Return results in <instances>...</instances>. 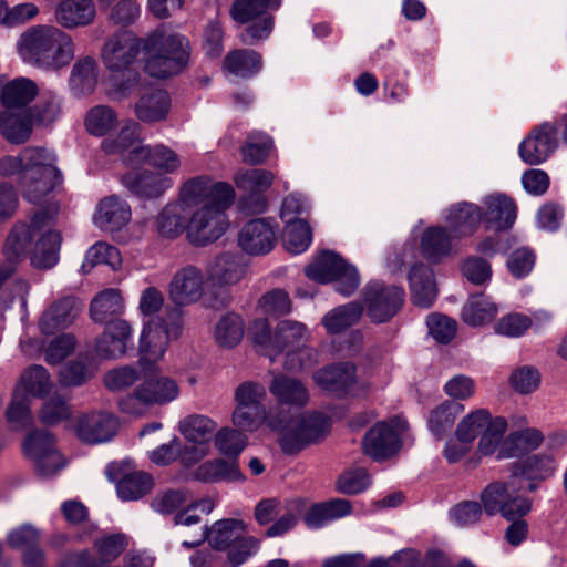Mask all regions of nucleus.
Masks as SVG:
<instances>
[{"instance_id":"a18cd8bd","label":"nucleus","mask_w":567,"mask_h":567,"mask_svg":"<svg viewBox=\"0 0 567 567\" xmlns=\"http://www.w3.org/2000/svg\"><path fill=\"white\" fill-rule=\"evenodd\" d=\"M245 267L233 255H221L215 259L208 270L209 279L217 286L234 285L241 280Z\"/></svg>"},{"instance_id":"f257e3e1","label":"nucleus","mask_w":567,"mask_h":567,"mask_svg":"<svg viewBox=\"0 0 567 567\" xmlns=\"http://www.w3.org/2000/svg\"><path fill=\"white\" fill-rule=\"evenodd\" d=\"M58 208L41 210L32 217L30 223H18L8 235L3 251L6 261L0 264V288L16 272L18 260L25 254L31 243L35 247L31 256V264L38 269H50L59 261L62 236L53 229Z\"/></svg>"},{"instance_id":"473e14b6","label":"nucleus","mask_w":567,"mask_h":567,"mask_svg":"<svg viewBox=\"0 0 567 567\" xmlns=\"http://www.w3.org/2000/svg\"><path fill=\"white\" fill-rule=\"evenodd\" d=\"M409 281L413 303L421 308L431 307L437 297L433 271L423 264L414 265Z\"/></svg>"},{"instance_id":"bb28decb","label":"nucleus","mask_w":567,"mask_h":567,"mask_svg":"<svg viewBox=\"0 0 567 567\" xmlns=\"http://www.w3.org/2000/svg\"><path fill=\"white\" fill-rule=\"evenodd\" d=\"M245 534V525L238 519H223L216 522L208 530L199 527L196 539L184 540L183 546L193 548L202 544L206 538L218 550L227 549L235 540Z\"/></svg>"},{"instance_id":"69168bd1","label":"nucleus","mask_w":567,"mask_h":567,"mask_svg":"<svg viewBox=\"0 0 567 567\" xmlns=\"http://www.w3.org/2000/svg\"><path fill=\"white\" fill-rule=\"evenodd\" d=\"M266 389L262 384L247 381L239 384L234 394L235 408H265Z\"/></svg>"},{"instance_id":"3c124183","label":"nucleus","mask_w":567,"mask_h":567,"mask_svg":"<svg viewBox=\"0 0 567 567\" xmlns=\"http://www.w3.org/2000/svg\"><path fill=\"white\" fill-rule=\"evenodd\" d=\"M497 307L489 298L473 296L463 307L462 319L465 323L477 327L491 322L497 315Z\"/></svg>"},{"instance_id":"e2e57ef3","label":"nucleus","mask_w":567,"mask_h":567,"mask_svg":"<svg viewBox=\"0 0 567 567\" xmlns=\"http://www.w3.org/2000/svg\"><path fill=\"white\" fill-rule=\"evenodd\" d=\"M312 241V233L305 220H296L286 226L284 244L286 249L298 255L308 249Z\"/></svg>"},{"instance_id":"6e6d98bb","label":"nucleus","mask_w":567,"mask_h":567,"mask_svg":"<svg viewBox=\"0 0 567 567\" xmlns=\"http://www.w3.org/2000/svg\"><path fill=\"white\" fill-rule=\"evenodd\" d=\"M464 406L457 402L446 401L431 412L429 429L442 437L453 426L456 417L463 412Z\"/></svg>"},{"instance_id":"774afa93","label":"nucleus","mask_w":567,"mask_h":567,"mask_svg":"<svg viewBox=\"0 0 567 567\" xmlns=\"http://www.w3.org/2000/svg\"><path fill=\"white\" fill-rule=\"evenodd\" d=\"M556 461L549 454H536L524 462L523 475L528 480H545L556 471Z\"/></svg>"},{"instance_id":"5701e85b","label":"nucleus","mask_w":567,"mask_h":567,"mask_svg":"<svg viewBox=\"0 0 567 567\" xmlns=\"http://www.w3.org/2000/svg\"><path fill=\"white\" fill-rule=\"evenodd\" d=\"M482 219L487 229L501 231L513 226L516 219V205L505 194L495 193L482 199Z\"/></svg>"},{"instance_id":"9b49d317","label":"nucleus","mask_w":567,"mask_h":567,"mask_svg":"<svg viewBox=\"0 0 567 567\" xmlns=\"http://www.w3.org/2000/svg\"><path fill=\"white\" fill-rule=\"evenodd\" d=\"M31 171H25L20 186L23 197L32 204L42 203L62 183L54 153L45 150Z\"/></svg>"},{"instance_id":"20e7f679","label":"nucleus","mask_w":567,"mask_h":567,"mask_svg":"<svg viewBox=\"0 0 567 567\" xmlns=\"http://www.w3.org/2000/svg\"><path fill=\"white\" fill-rule=\"evenodd\" d=\"M145 71L153 78L166 79L182 72L188 64V40L179 34L158 28L142 40Z\"/></svg>"},{"instance_id":"58836bf2","label":"nucleus","mask_w":567,"mask_h":567,"mask_svg":"<svg viewBox=\"0 0 567 567\" xmlns=\"http://www.w3.org/2000/svg\"><path fill=\"white\" fill-rule=\"evenodd\" d=\"M32 120L27 111H0V133L10 143L22 144L31 135Z\"/></svg>"},{"instance_id":"a211bd4d","label":"nucleus","mask_w":567,"mask_h":567,"mask_svg":"<svg viewBox=\"0 0 567 567\" xmlns=\"http://www.w3.org/2000/svg\"><path fill=\"white\" fill-rule=\"evenodd\" d=\"M117 417L107 411H91L79 415L73 429L76 436L87 444H101L112 440L118 431Z\"/></svg>"},{"instance_id":"13d9d810","label":"nucleus","mask_w":567,"mask_h":567,"mask_svg":"<svg viewBox=\"0 0 567 567\" xmlns=\"http://www.w3.org/2000/svg\"><path fill=\"white\" fill-rule=\"evenodd\" d=\"M243 432L244 431L237 427L231 429L228 426L216 430L214 434V445L216 450L220 454L235 460L247 445V439Z\"/></svg>"},{"instance_id":"a878e982","label":"nucleus","mask_w":567,"mask_h":567,"mask_svg":"<svg viewBox=\"0 0 567 567\" xmlns=\"http://www.w3.org/2000/svg\"><path fill=\"white\" fill-rule=\"evenodd\" d=\"M276 231L266 219H252L240 230L238 244L249 255H265L271 251L276 244Z\"/></svg>"},{"instance_id":"09e8293b","label":"nucleus","mask_w":567,"mask_h":567,"mask_svg":"<svg viewBox=\"0 0 567 567\" xmlns=\"http://www.w3.org/2000/svg\"><path fill=\"white\" fill-rule=\"evenodd\" d=\"M39 93L37 83L29 78H17L8 82L1 92V101L7 106H24Z\"/></svg>"},{"instance_id":"de8ad7c7","label":"nucleus","mask_w":567,"mask_h":567,"mask_svg":"<svg viewBox=\"0 0 567 567\" xmlns=\"http://www.w3.org/2000/svg\"><path fill=\"white\" fill-rule=\"evenodd\" d=\"M224 66L236 76L250 78L261 70L262 60L254 50H235L226 55Z\"/></svg>"},{"instance_id":"e433bc0d","label":"nucleus","mask_w":567,"mask_h":567,"mask_svg":"<svg viewBox=\"0 0 567 567\" xmlns=\"http://www.w3.org/2000/svg\"><path fill=\"white\" fill-rule=\"evenodd\" d=\"M194 477L204 483L241 482L245 478L236 460L224 458H214L202 463L194 471Z\"/></svg>"},{"instance_id":"bf43d9fd","label":"nucleus","mask_w":567,"mask_h":567,"mask_svg":"<svg viewBox=\"0 0 567 567\" xmlns=\"http://www.w3.org/2000/svg\"><path fill=\"white\" fill-rule=\"evenodd\" d=\"M99 264L110 266L113 270H116L122 265V257L118 249L106 243H96L85 254L84 261L82 264L83 272H87L92 267Z\"/></svg>"},{"instance_id":"8fccbe9b","label":"nucleus","mask_w":567,"mask_h":567,"mask_svg":"<svg viewBox=\"0 0 567 567\" xmlns=\"http://www.w3.org/2000/svg\"><path fill=\"white\" fill-rule=\"evenodd\" d=\"M151 405H163L176 400L179 395L177 382L168 377H158L144 381L141 384Z\"/></svg>"},{"instance_id":"ddd939ff","label":"nucleus","mask_w":567,"mask_h":567,"mask_svg":"<svg viewBox=\"0 0 567 567\" xmlns=\"http://www.w3.org/2000/svg\"><path fill=\"white\" fill-rule=\"evenodd\" d=\"M404 430L405 422L400 419L377 423L363 437V453L375 461L391 457L400 450Z\"/></svg>"},{"instance_id":"f03ea898","label":"nucleus","mask_w":567,"mask_h":567,"mask_svg":"<svg viewBox=\"0 0 567 567\" xmlns=\"http://www.w3.org/2000/svg\"><path fill=\"white\" fill-rule=\"evenodd\" d=\"M311 332L308 327L296 320L285 319L271 331L267 319H255L248 327V338L257 350L274 360L286 352L285 368L295 371L313 363L315 351L306 347Z\"/></svg>"},{"instance_id":"412c9836","label":"nucleus","mask_w":567,"mask_h":567,"mask_svg":"<svg viewBox=\"0 0 567 567\" xmlns=\"http://www.w3.org/2000/svg\"><path fill=\"white\" fill-rule=\"evenodd\" d=\"M557 130L550 123L535 127L519 145L520 158L529 165L545 162L557 147Z\"/></svg>"},{"instance_id":"72a5a7b5","label":"nucleus","mask_w":567,"mask_h":567,"mask_svg":"<svg viewBox=\"0 0 567 567\" xmlns=\"http://www.w3.org/2000/svg\"><path fill=\"white\" fill-rule=\"evenodd\" d=\"M269 391L280 405L277 408L282 410L284 405L301 408L309 400L306 386L299 380L286 375L274 377Z\"/></svg>"},{"instance_id":"39448f33","label":"nucleus","mask_w":567,"mask_h":567,"mask_svg":"<svg viewBox=\"0 0 567 567\" xmlns=\"http://www.w3.org/2000/svg\"><path fill=\"white\" fill-rule=\"evenodd\" d=\"M112 153H118L128 165L148 163L150 165L169 174L181 166L179 156L169 147L158 144L154 147L145 146L138 140V124L130 122L117 137L105 144Z\"/></svg>"},{"instance_id":"2f4dec72","label":"nucleus","mask_w":567,"mask_h":567,"mask_svg":"<svg viewBox=\"0 0 567 567\" xmlns=\"http://www.w3.org/2000/svg\"><path fill=\"white\" fill-rule=\"evenodd\" d=\"M445 219L456 238L473 235L483 223L481 207L468 202L451 206Z\"/></svg>"},{"instance_id":"b1692460","label":"nucleus","mask_w":567,"mask_h":567,"mask_svg":"<svg viewBox=\"0 0 567 567\" xmlns=\"http://www.w3.org/2000/svg\"><path fill=\"white\" fill-rule=\"evenodd\" d=\"M282 409L271 408H234L231 413V423L235 427L245 432H256L262 425L270 431L276 432L284 429V419H281Z\"/></svg>"},{"instance_id":"cd10ccee","label":"nucleus","mask_w":567,"mask_h":567,"mask_svg":"<svg viewBox=\"0 0 567 567\" xmlns=\"http://www.w3.org/2000/svg\"><path fill=\"white\" fill-rule=\"evenodd\" d=\"M122 184L143 198H157L173 186V179L152 171H132L122 176Z\"/></svg>"},{"instance_id":"338daca9","label":"nucleus","mask_w":567,"mask_h":567,"mask_svg":"<svg viewBox=\"0 0 567 567\" xmlns=\"http://www.w3.org/2000/svg\"><path fill=\"white\" fill-rule=\"evenodd\" d=\"M61 100L60 97L49 91L43 93L42 100L32 110L28 111L32 124L39 123L42 125L51 124L60 114Z\"/></svg>"},{"instance_id":"c9c22d12","label":"nucleus","mask_w":567,"mask_h":567,"mask_svg":"<svg viewBox=\"0 0 567 567\" xmlns=\"http://www.w3.org/2000/svg\"><path fill=\"white\" fill-rule=\"evenodd\" d=\"M313 378L323 390L339 394L354 384L355 368L351 363H339L317 371Z\"/></svg>"},{"instance_id":"9d476101","label":"nucleus","mask_w":567,"mask_h":567,"mask_svg":"<svg viewBox=\"0 0 567 567\" xmlns=\"http://www.w3.org/2000/svg\"><path fill=\"white\" fill-rule=\"evenodd\" d=\"M305 271L307 277L318 282L334 281L336 290L344 296L354 292L360 282L357 269L331 251L321 252Z\"/></svg>"},{"instance_id":"423d86ee","label":"nucleus","mask_w":567,"mask_h":567,"mask_svg":"<svg viewBox=\"0 0 567 567\" xmlns=\"http://www.w3.org/2000/svg\"><path fill=\"white\" fill-rule=\"evenodd\" d=\"M53 388L48 370L38 364L28 367L20 374L6 415L13 430H23L32 422L31 400L47 396Z\"/></svg>"},{"instance_id":"603ef678","label":"nucleus","mask_w":567,"mask_h":567,"mask_svg":"<svg viewBox=\"0 0 567 567\" xmlns=\"http://www.w3.org/2000/svg\"><path fill=\"white\" fill-rule=\"evenodd\" d=\"M124 311L121 291L109 288L101 291L91 302V317L95 322H104L109 316L120 315Z\"/></svg>"},{"instance_id":"37998d69","label":"nucleus","mask_w":567,"mask_h":567,"mask_svg":"<svg viewBox=\"0 0 567 567\" xmlns=\"http://www.w3.org/2000/svg\"><path fill=\"white\" fill-rule=\"evenodd\" d=\"M45 148L27 147L18 156H3L0 158V175L3 177H18L19 185H22L25 171L37 165Z\"/></svg>"},{"instance_id":"79ce46f5","label":"nucleus","mask_w":567,"mask_h":567,"mask_svg":"<svg viewBox=\"0 0 567 567\" xmlns=\"http://www.w3.org/2000/svg\"><path fill=\"white\" fill-rule=\"evenodd\" d=\"M455 238L441 226L430 227L421 238L422 251L427 259L439 261L452 252Z\"/></svg>"},{"instance_id":"4c0bfd02","label":"nucleus","mask_w":567,"mask_h":567,"mask_svg":"<svg viewBox=\"0 0 567 567\" xmlns=\"http://www.w3.org/2000/svg\"><path fill=\"white\" fill-rule=\"evenodd\" d=\"M97 84V63L91 56H82L73 64L69 86L78 97L91 94Z\"/></svg>"},{"instance_id":"dca6fc26","label":"nucleus","mask_w":567,"mask_h":567,"mask_svg":"<svg viewBox=\"0 0 567 567\" xmlns=\"http://www.w3.org/2000/svg\"><path fill=\"white\" fill-rule=\"evenodd\" d=\"M23 450L42 476H51L64 467L65 462L47 431L31 432L24 440Z\"/></svg>"},{"instance_id":"c85d7f7f","label":"nucleus","mask_w":567,"mask_h":567,"mask_svg":"<svg viewBox=\"0 0 567 567\" xmlns=\"http://www.w3.org/2000/svg\"><path fill=\"white\" fill-rule=\"evenodd\" d=\"M81 306L74 297H64L54 301L41 316L39 328L44 334L68 328L80 313Z\"/></svg>"},{"instance_id":"f704fd0d","label":"nucleus","mask_w":567,"mask_h":567,"mask_svg":"<svg viewBox=\"0 0 567 567\" xmlns=\"http://www.w3.org/2000/svg\"><path fill=\"white\" fill-rule=\"evenodd\" d=\"M171 107V99L166 91L150 90L141 95L135 103L136 117L145 123L159 122L166 118Z\"/></svg>"},{"instance_id":"49530a36","label":"nucleus","mask_w":567,"mask_h":567,"mask_svg":"<svg viewBox=\"0 0 567 567\" xmlns=\"http://www.w3.org/2000/svg\"><path fill=\"white\" fill-rule=\"evenodd\" d=\"M507 431V421L503 416L491 415V422L484 427L478 441V451L483 455H494L501 458V452L505 443V432Z\"/></svg>"},{"instance_id":"680f3d73","label":"nucleus","mask_w":567,"mask_h":567,"mask_svg":"<svg viewBox=\"0 0 567 567\" xmlns=\"http://www.w3.org/2000/svg\"><path fill=\"white\" fill-rule=\"evenodd\" d=\"M513 483L494 482L487 485L481 493V502L484 512L492 516L496 513L503 515V507L507 498L511 497V488Z\"/></svg>"},{"instance_id":"7c9ffc66","label":"nucleus","mask_w":567,"mask_h":567,"mask_svg":"<svg viewBox=\"0 0 567 567\" xmlns=\"http://www.w3.org/2000/svg\"><path fill=\"white\" fill-rule=\"evenodd\" d=\"M131 217L130 205L118 196L112 195L100 202L94 220L101 229L115 231L126 226Z\"/></svg>"},{"instance_id":"393cba45","label":"nucleus","mask_w":567,"mask_h":567,"mask_svg":"<svg viewBox=\"0 0 567 567\" xmlns=\"http://www.w3.org/2000/svg\"><path fill=\"white\" fill-rule=\"evenodd\" d=\"M168 344L169 341L164 333L163 318L153 317L143 322L138 341L140 361L142 363L159 361L166 353Z\"/></svg>"},{"instance_id":"7ed1b4c3","label":"nucleus","mask_w":567,"mask_h":567,"mask_svg":"<svg viewBox=\"0 0 567 567\" xmlns=\"http://www.w3.org/2000/svg\"><path fill=\"white\" fill-rule=\"evenodd\" d=\"M17 50L24 63L42 71L58 72L73 61L75 43L70 34L56 27L38 24L22 32Z\"/></svg>"},{"instance_id":"c03bdc74","label":"nucleus","mask_w":567,"mask_h":567,"mask_svg":"<svg viewBox=\"0 0 567 567\" xmlns=\"http://www.w3.org/2000/svg\"><path fill=\"white\" fill-rule=\"evenodd\" d=\"M542 433L536 429L516 431L506 436L501 458H512L536 450L543 442Z\"/></svg>"},{"instance_id":"aec40b11","label":"nucleus","mask_w":567,"mask_h":567,"mask_svg":"<svg viewBox=\"0 0 567 567\" xmlns=\"http://www.w3.org/2000/svg\"><path fill=\"white\" fill-rule=\"evenodd\" d=\"M142 47V40L131 32L111 37L102 50V61L112 72H123L134 63Z\"/></svg>"},{"instance_id":"f8f14e48","label":"nucleus","mask_w":567,"mask_h":567,"mask_svg":"<svg viewBox=\"0 0 567 567\" xmlns=\"http://www.w3.org/2000/svg\"><path fill=\"white\" fill-rule=\"evenodd\" d=\"M217 430V422L204 414H189L178 422L179 433L190 443L197 444L185 449L182 461L185 464L198 462L209 453V442Z\"/></svg>"},{"instance_id":"4468645a","label":"nucleus","mask_w":567,"mask_h":567,"mask_svg":"<svg viewBox=\"0 0 567 567\" xmlns=\"http://www.w3.org/2000/svg\"><path fill=\"white\" fill-rule=\"evenodd\" d=\"M275 179L272 172L262 168L239 169L234 175V183L244 193L241 205L252 214L264 213L267 208L265 192Z\"/></svg>"},{"instance_id":"4d7b16f0","label":"nucleus","mask_w":567,"mask_h":567,"mask_svg":"<svg viewBox=\"0 0 567 567\" xmlns=\"http://www.w3.org/2000/svg\"><path fill=\"white\" fill-rule=\"evenodd\" d=\"M153 487L152 477L144 472L125 474L117 483V494L123 501H135Z\"/></svg>"},{"instance_id":"ea45409f","label":"nucleus","mask_w":567,"mask_h":567,"mask_svg":"<svg viewBox=\"0 0 567 567\" xmlns=\"http://www.w3.org/2000/svg\"><path fill=\"white\" fill-rule=\"evenodd\" d=\"M83 124L90 135L102 137L116 132L120 117L112 106L100 104L87 110Z\"/></svg>"},{"instance_id":"864d4df0","label":"nucleus","mask_w":567,"mask_h":567,"mask_svg":"<svg viewBox=\"0 0 567 567\" xmlns=\"http://www.w3.org/2000/svg\"><path fill=\"white\" fill-rule=\"evenodd\" d=\"M245 333L243 319L235 313H227L215 327L214 338L223 348H234L240 343Z\"/></svg>"},{"instance_id":"2eb2a0df","label":"nucleus","mask_w":567,"mask_h":567,"mask_svg":"<svg viewBox=\"0 0 567 567\" xmlns=\"http://www.w3.org/2000/svg\"><path fill=\"white\" fill-rule=\"evenodd\" d=\"M228 206H207L189 214L187 236L196 245L217 240L227 229L225 209Z\"/></svg>"},{"instance_id":"f3484780","label":"nucleus","mask_w":567,"mask_h":567,"mask_svg":"<svg viewBox=\"0 0 567 567\" xmlns=\"http://www.w3.org/2000/svg\"><path fill=\"white\" fill-rule=\"evenodd\" d=\"M404 290L396 286L385 287L372 282L365 290L367 313L375 323H383L393 318L401 309Z\"/></svg>"},{"instance_id":"4be33fe9","label":"nucleus","mask_w":567,"mask_h":567,"mask_svg":"<svg viewBox=\"0 0 567 567\" xmlns=\"http://www.w3.org/2000/svg\"><path fill=\"white\" fill-rule=\"evenodd\" d=\"M131 324L123 319L110 320L104 332L95 342V354L102 359H117L132 344Z\"/></svg>"},{"instance_id":"0e129e2a","label":"nucleus","mask_w":567,"mask_h":567,"mask_svg":"<svg viewBox=\"0 0 567 567\" xmlns=\"http://www.w3.org/2000/svg\"><path fill=\"white\" fill-rule=\"evenodd\" d=\"M272 142L265 134H251L240 148L243 161L247 164L262 163L269 155Z\"/></svg>"},{"instance_id":"5fc2aeb1","label":"nucleus","mask_w":567,"mask_h":567,"mask_svg":"<svg viewBox=\"0 0 567 567\" xmlns=\"http://www.w3.org/2000/svg\"><path fill=\"white\" fill-rule=\"evenodd\" d=\"M362 308L357 303H348L329 311L322 318V324L329 333H340L360 319Z\"/></svg>"},{"instance_id":"0eeeda50","label":"nucleus","mask_w":567,"mask_h":567,"mask_svg":"<svg viewBox=\"0 0 567 567\" xmlns=\"http://www.w3.org/2000/svg\"><path fill=\"white\" fill-rule=\"evenodd\" d=\"M284 429L278 430L280 446L286 453H296L318 443L330 431V420L322 413H305L292 417L289 410H282Z\"/></svg>"},{"instance_id":"6e6552de","label":"nucleus","mask_w":567,"mask_h":567,"mask_svg":"<svg viewBox=\"0 0 567 567\" xmlns=\"http://www.w3.org/2000/svg\"><path fill=\"white\" fill-rule=\"evenodd\" d=\"M234 197L235 192L229 184L198 176L183 184L176 202L190 214L207 206H230Z\"/></svg>"},{"instance_id":"6ab92c4d","label":"nucleus","mask_w":567,"mask_h":567,"mask_svg":"<svg viewBox=\"0 0 567 567\" xmlns=\"http://www.w3.org/2000/svg\"><path fill=\"white\" fill-rule=\"evenodd\" d=\"M205 275L195 266L178 269L168 285L169 300L176 306L196 303L205 293Z\"/></svg>"},{"instance_id":"1a4fd4ad","label":"nucleus","mask_w":567,"mask_h":567,"mask_svg":"<svg viewBox=\"0 0 567 567\" xmlns=\"http://www.w3.org/2000/svg\"><path fill=\"white\" fill-rule=\"evenodd\" d=\"M281 0H235L230 9L231 18L241 24L249 23L240 34L243 43L254 44L269 37L274 20L266 12L277 9Z\"/></svg>"},{"instance_id":"052dcab7","label":"nucleus","mask_w":567,"mask_h":567,"mask_svg":"<svg viewBox=\"0 0 567 567\" xmlns=\"http://www.w3.org/2000/svg\"><path fill=\"white\" fill-rule=\"evenodd\" d=\"M488 422H491V413L487 410H475L461 420L456 427L455 436L458 441L467 442L472 445L473 441L478 435H482Z\"/></svg>"},{"instance_id":"c756f323","label":"nucleus","mask_w":567,"mask_h":567,"mask_svg":"<svg viewBox=\"0 0 567 567\" xmlns=\"http://www.w3.org/2000/svg\"><path fill=\"white\" fill-rule=\"evenodd\" d=\"M56 22L65 29L91 24L96 17L93 0H62L54 12Z\"/></svg>"},{"instance_id":"a19ab883","label":"nucleus","mask_w":567,"mask_h":567,"mask_svg":"<svg viewBox=\"0 0 567 567\" xmlns=\"http://www.w3.org/2000/svg\"><path fill=\"white\" fill-rule=\"evenodd\" d=\"M189 213L177 202L168 203L158 214L156 228L161 236L175 238L187 231Z\"/></svg>"}]
</instances>
